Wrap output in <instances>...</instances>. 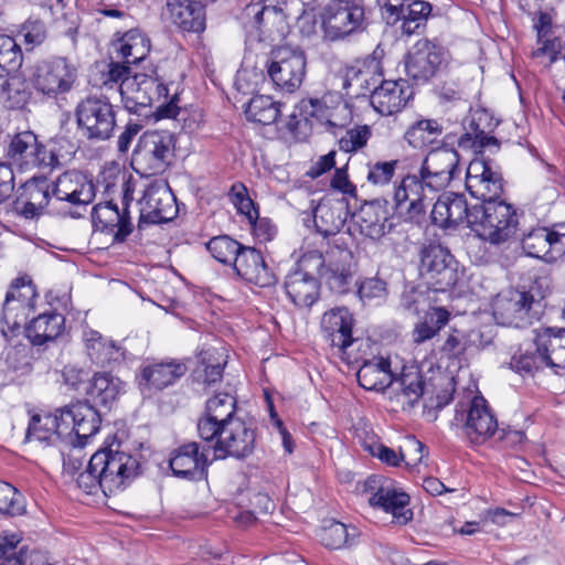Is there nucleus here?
<instances>
[{
    "instance_id": "obj_6",
    "label": "nucleus",
    "mask_w": 565,
    "mask_h": 565,
    "mask_svg": "<svg viewBox=\"0 0 565 565\" xmlns=\"http://www.w3.org/2000/svg\"><path fill=\"white\" fill-rule=\"evenodd\" d=\"M169 86L157 66H150L143 72H135L121 87V102L126 110L140 117L151 114L154 102L167 99Z\"/></svg>"
},
{
    "instance_id": "obj_3",
    "label": "nucleus",
    "mask_w": 565,
    "mask_h": 565,
    "mask_svg": "<svg viewBox=\"0 0 565 565\" xmlns=\"http://www.w3.org/2000/svg\"><path fill=\"white\" fill-rule=\"evenodd\" d=\"M472 231L483 241L500 245L516 233V209L504 200L495 199L472 205Z\"/></svg>"
},
{
    "instance_id": "obj_10",
    "label": "nucleus",
    "mask_w": 565,
    "mask_h": 565,
    "mask_svg": "<svg viewBox=\"0 0 565 565\" xmlns=\"http://www.w3.org/2000/svg\"><path fill=\"white\" fill-rule=\"evenodd\" d=\"M271 2L273 0H260L244 9V28L250 38L259 42L284 39L289 32L286 4Z\"/></svg>"
},
{
    "instance_id": "obj_5",
    "label": "nucleus",
    "mask_w": 565,
    "mask_h": 565,
    "mask_svg": "<svg viewBox=\"0 0 565 565\" xmlns=\"http://www.w3.org/2000/svg\"><path fill=\"white\" fill-rule=\"evenodd\" d=\"M462 276L459 263L447 247L439 243L423 244L418 250V277L428 290L447 292Z\"/></svg>"
},
{
    "instance_id": "obj_28",
    "label": "nucleus",
    "mask_w": 565,
    "mask_h": 565,
    "mask_svg": "<svg viewBox=\"0 0 565 565\" xmlns=\"http://www.w3.org/2000/svg\"><path fill=\"white\" fill-rule=\"evenodd\" d=\"M413 96L409 81H381L371 90V104L382 116H392L401 111Z\"/></svg>"
},
{
    "instance_id": "obj_18",
    "label": "nucleus",
    "mask_w": 565,
    "mask_h": 565,
    "mask_svg": "<svg viewBox=\"0 0 565 565\" xmlns=\"http://www.w3.org/2000/svg\"><path fill=\"white\" fill-rule=\"evenodd\" d=\"M332 109L327 104V96L302 98L289 115L286 129L295 141H307L312 134L315 124L326 125L330 131L334 132L332 129L338 126L332 121Z\"/></svg>"
},
{
    "instance_id": "obj_43",
    "label": "nucleus",
    "mask_w": 565,
    "mask_h": 565,
    "mask_svg": "<svg viewBox=\"0 0 565 565\" xmlns=\"http://www.w3.org/2000/svg\"><path fill=\"white\" fill-rule=\"evenodd\" d=\"M227 361H221V354L216 349H207L200 352L198 363L192 372L193 382L211 386L223 379Z\"/></svg>"
},
{
    "instance_id": "obj_30",
    "label": "nucleus",
    "mask_w": 565,
    "mask_h": 565,
    "mask_svg": "<svg viewBox=\"0 0 565 565\" xmlns=\"http://www.w3.org/2000/svg\"><path fill=\"white\" fill-rule=\"evenodd\" d=\"M354 317L345 307H337L323 313L321 319V332L326 342L332 348H338L345 353L354 342Z\"/></svg>"
},
{
    "instance_id": "obj_41",
    "label": "nucleus",
    "mask_w": 565,
    "mask_h": 565,
    "mask_svg": "<svg viewBox=\"0 0 565 565\" xmlns=\"http://www.w3.org/2000/svg\"><path fill=\"white\" fill-rule=\"evenodd\" d=\"M0 387L32 372V363L24 348L10 347L0 356Z\"/></svg>"
},
{
    "instance_id": "obj_48",
    "label": "nucleus",
    "mask_w": 565,
    "mask_h": 565,
    "mask_svg": "<svg viewBox=\"0 0 565 565\" xmlns=\"http://www.w3.org/2000/svg\"><path fill=\"white\" fill-rule=\"evenodd\" d=\"M282 104L275 102L270 96L256 95L250 98L245 108V116L248 121L260 125H271L281 115Z\"/></svg>"
},
{
    "instance_id": "obj_45",
    "label": "nucleus",
    "mask_w": 565,
    "mask_h": 565,
    "mask_svg": "<svg viewBox=\"0 0 565 565\" xmlns=\"http://www.w3.org/2000/svg\"><path fill=\"white\" fill-rule=\"evenodd\" d=\"M85 339L88 355L97 364L126 359V351L115 341L105 339L98 331L89 330L85 333Z\"/></svg>"
},
{
    "instance_id": "obj_1",
    "label": "nucleus",
    "mask_w": 565,
    "mask_h": 565,
    "mask_svg": "<svg viewBox=\"0 0 565 565\" xmlns=\"http://www.w3.org/2000/svg\"><path fill=\"white\" fill-rule=\"evenodd\" d=\"M121 446V441L114 436L111 441L106 439L104 446L92 456L106 497L125 491L142 475L139 457L122 450Z\"/></svg>"
},
{
    "instance_id": "obj_34",
    "label": "nucleus",
    "mask_w": 565,
    "mask_h": 565,
    "mask_svg": "<svg viewBox=\"0 0 565 565\" xmlns=\"http://www.w3.org/2000/svg\"><path fill=\"white\" fill-rule=\"evenodd\" d=\"M124 392V382L108 372H96L86 384L84 401L98 409L110 411Z\"/></svg>"
},
{
    "instance_id": "obj_39",
    "label": "nucleus",
    "mask_w": 565,
    "mask_h": 565,
    "mask_svg": "<svg viewBox=\"0 0 565 565\" xmlns=\"http://www.w3.org/2000/svg\"><path fill=\"white\" fill-rule=\"evenodd\" d=\"M143 199L149 210H141L138 221L139 228H141L143 224L167 223L177 216L175 198L171 192L156 191L146 194Z\"/></svg>"
},
{
    "instance_id": "obj_57",
    "label": "nucleus",
    "mask_w": 565,
    "mask_h": 565,
    "mask_svg": "<svg viewBox=\"0 0 565 565\" xmlns=\"http://www.w3.org/2000/svg\"><path fill=\"white\" fill-rule=\"evenodd\" d=\"M313 220L318 232L326 237L337 235L345 222L341 216L340 207L326 204L316 209Z\"/></svg>"
},
{
    "instance_id": "obj_16",
    "label": "nucleus",
    "mask_w": 565,
    "mask_h": 565,
    "mask_svg": "<svg viewBox=\"0 0 565 565\" xmlns=\"http://www.w3.org/2000/svg\"><path fill=\"white\" fill-rule=\"evenodd\" d=\"M451 426H460L471 445L479 446L498 431V420L483 396H475L468 405L457 404Z\"/></svg>"
},
{
    "instance_id": "obj_59",
    "label": "nucleus",
    "mask_w": 565,
    "mask_h": 565,
    "mask_svg": "<svg viewBox=\"0 0 565 565\" xmlns=\"http://www.w3.org/2000/svg\"><path fill=\"white\" fill-rule=\"evenodd\" d=\"M359 385L365 391L384 393L395 381V377L386 379L375 370L372 361H364L356 372Z\"/></svg>"
},
{
    "instance_id": "obj_51",
    "label": "nucleus",
    "mask_w": 565,
    "mask_h": 565,
    "mask_svg": "<svg viewBox=\"0 0 565 565\" xmlns=\"http://www.w3.org/2000/svg\"><path fill=\"white\" fill-rule=\"evenodd\" d=\"M431 10V4L424 0H413L407 4L405 3L403 18L399 20L402 34L411 36L420 33L422 29L425 28Z\"/></svg>"
},
{
    "instance_id": "obj_46",
    "label": "nucleus",
    "mask_w": 565,
    "mask_h": 565,
    "mask_svg": "<svg viewBox=\"0 0 565 565\" xmlns=\"http://www.w3.org/2000/svg\"><path fill=\"white\" fill-rule=\"evenodd\" d=\"M359 535L360 531L356 526L331 520L321 529L319 537L327 548L339 550L354 545Z\"/></svg>"
},
{
    "instance_id": "obj_21",
    "label": "nucleus",
    "mask_w": 565,
    "mask_h": 565,
    "mask_svg": "<svg viewBox=\"0 0 565 565\" xmlns=\"http://www.w3.org/2000/svg\"><path fill=\"white\" fill-rule=\"evenodd\" d=\"M393 216L390 201L384 198L364 201L353 214L360 233L372 241H380L394 228Z\"/></svg>"
},
{
    "instance_id": "obj_9",
    "label": "nucleus",
    "mask_w": 565,
    "mask_h": 565,
    "mask_svg": "<svg viewBox=\"0 0 565 565\" xmlns=\"http://www.w3.org/2000/svg\"><path fill=\"white\" fill-rule=\"evenodd\" d=\"M444 45L428 39L418 40L404 56L407 79L413 85H425L439 76L450 62Z\"/></svg>"
},
{
    "instance_id": "obj_32",
    "label": "nucleus",
    "mask_w": 565,
    "mask_h": 565,
    "mask_svg": "<svg viewBox=\"0 0 565 565\" xmlns=\"http://www.w3.org/2000/svg\"><path fill=\"white\" fill-rule=\"evenodd\" d=\"M171 23L181 32L201 34L206 29L205 4L201 0H167Z\"/></svg>"
},
{
    "instance_id": "obj_63",
    "label": "nucleus",
    "mask_w": 565,
    "mask_h": 565,
    "mask_svg": "<svg viewBox=\"0 0 565 565\" xmlns=\"http://www.w3.org/2000/svg\"><path fill=\"white\" fill-rule=\"evenodd\" d=\"M74 403L56 408L54 413H47L44 415V419H47V426L54 427L55 435L58 437H73L74 427Z\"/></svg>"
},
{
    "instance_id": "obj_19",
    "label": "nucleus",
    "mask_w": 565,
    "mask_h": 565,
    "mask_svg": "<svg viewBox=\"0 0 565 565\" xmlns=\"http://www.w3.org/2000/svg\"><path fill=\"white\" fill-rule=\"evenodd\" d=\"M238 417L236 397L226 392L216 393L205 402L204 411L198 417V436L203 443H212L216 433H222L224 426Z\"/></svg>"
},
{
    "instance_id": "obj_62",
    "label": "nucleus",
    "mask_w": 565,
    "mask_h": 565,
    "mask_svg": "<svg viewBox=\"0 0 565 565\" xmlns=\"http://www.w3.org/2000/svg\"><path fill=\"white\" fill-rule=\"evenodd\" d=\"M399 166V160L388 161H369L366 163V181L375 186H384L391 183L396 170Z\"/></svg>"
},
{
    "instance_id": "obj_35",
    "label": "nucleus",
    "mask_w": 565,
    "mask_h": 565,
    "mask_svg": "<svg viewBox=\"0 0 565 565\" xmlns=\"http://www.w3.org/2000/svg\"><path fill=\"white\" fill-rule=\"evenodd\" d=\"M541 307L529 291L518 292L515 298L500 300L494 310V317L501 319L502 324L524 328L531 323L533 307Z\"/></svg>"
},
{
    "instance_id": "obj_36",
    "label": "nucleus",
    "mask_w": 565,
    "mask_h": 565,
    "mask_svg": "<svg viewBox=\"0 0 565 565\" xmlns=\"http://www.w3.org/2000/svg\"><path fill=\"white\" fill-rule=\"evenodd\" d=\"M74 439L71 444L76 448H83L95 436L102 425V412L84 399L74 402Z\"/></svg>"
},
{
    "instance_id": "obj_8",
    "label": "nucleus",
    "mask_w": 565,
    "mask_h": 565,
    "mask_svg": "<svg viewBox=\"0 0 565 565\" xmlns=\"http://www.w3.org/2000/svg\"><path fill=\"white\" fill-rule=\"evenodd\" d=\"M457 141L456 134H448L440 145L425 154L418 171L429 192L444 190L460 173Z\"/></svg>"
},
{
    "instance_id": "obj_11",
    "label": "nucleus",
    "mask_w": 565,
    "mask_h": 565,
    "mask_svg": "<svg viewBox=\"0 0 565 565\" xmlns=\"http://www.w3.org/2000/svg\"><path fill=\"white\" fill-rule=\"evenodd\" d=\"M324 36L342 40L366 29V9L363 0H332L321 13Z\"/></svg>"
},
{
    "instance_id": "obj_25",
    "label": "nucleus",
    "mask_w": 565,
    "mask_h": 565,
    "mask_svg": "<svg viewBox=\"0 0 565 565\" xmlns=\"http://www.w3.org/2000/svg\"><path fill=\"white\" fill-rule=\"evenodd\" d=\"M471 212L472 206H468L463 194L444 192L435 202L429 217L431 224L441 230H456L463 222L472 230Z\"/></svg>"
},
{
    "instance_id": "obj_15",
    "label": "nucleus",
    "mask_w": 565,
    "mask_h": 565,
    "mask_svg": "<svg viewBox=\"0 0 565 565\" xmlns=\"http://www.w3.org/2000/svg\"><path fill=\"white\" fill-rule=\"evenodd\" d=\"M216 438L209 445L214 459L235 458L244 460L253 455L256 448L257 425L250 417H238L216 433Z\"/></svg>"
},
{
    "instance_id": "obj_56",
    "label": "nucleus",
    "mask_w": 565,
    "mask_h": 565,
    "mask_svg": "<svg viewBox=\"0 0 565 565\" xmlns=\"http://www.w3.org/2000/svg\"><path fill=\"white\" fill-rule=\"evenodd\" d=\"M23 63V53L21 46L14 38L0 34V78L13 75Z\"/></svg>"
},
{
    "instance_id": "obj_60",
    "label": "nucleus",
    "mask_w": 565,
    "mask_h": 565,
    "mask_svg": "<svg viewBox=\"0 0 565 565\" xmlns=\"http://www.w3.org/2000/svg\"><path fill=\"white\" fill-rule=\"evenodd\" d=\"M18 34L22 36L25 51H33L47 39V28L43 20L30 17L19 28Z\"/></svg>"
},
{
    "instance_id": "obj_38",
    "label": "nucleus",
    "mask_w": 565,
    "mask_h": 565,
    "mask_svg": "<svg viewBox=\"0 0 565 565\" xmlns=\"http://www.w3.org/2000/svg\"><path fill=\"white\" fill-rule=\"evenodd\" d=\"M532 332L534 343L547 356L550 367L556 373L558 370H565V329L545 327L534 329Z\"/></svg>"
},
{
    "instance_id": "obj_33",
    "label": "nucleus",
    "mask_w": 565,
    "mask_h": 565,
    "mask_svg": "<svg viewBox=\"0 0 565 565\" xmlns=\"http://www.w3.org/2000/svg\"><path fill=\"white\" fill-rule=\"evenodd\" d=\"M0 84V98L10 110H24L35 99V87L29 79L28 70L3 76Z\"/></svg>"
},
{
    "instance_id": "obj_20",
    "label": "nucleus",
    "mask_w": 565,
    "mask_h": 565,
    "mask_svg": "<svg viewBox=\"0 0 565 565\" xmlns=\"http://www.w3.org/2000/svg\"><path fill=\"white\" fill-rule=\"evenodd\" d=\"M337 253H328L323 257V265L317 270L320 282L334 295L343 296L353 290L355 285L356 264L353 254L348 248H340Z\"/></svg>"
},
{
    "instance_id": "obj_58",
    "label": "nucleus",
    "mask_w": 565,
    "mask_h": 565,
    "mask_svg": "<svg viewBox=\"0 0 565 565\" xmlns=\"http://www.w3.org/2000/svg\"><path fill=\"white\" fill-rule=\"evenodd\" d=\"M354 287H356V295L363 303H383L387 296V282L377 277H366L362 280H356Z\"/></svg>"
},
{
    "instance_id": "obj_49",
    "label": "nucleus",
    "mask_w": 565,
    "mask_h": 565,
    "mask_svg": "<svg viewBox=\"0 0 565 565\" xmlns=\"http://www.w3.org/2000/svg\"><path fill=\"white\" fill-rule=\"evenodd\" d=\"M426 190H428V185H424L419 171L417 173H407L394 186L392 210L401 211L407 202L425 200Z\"/></svg>"
},
{
    "instance_id": "obj_47",
    "label": "nucleus",
    "mask_w": 565,
    "mask_h": 565,
    "mask_svg": "<svg viewBox=\"0 0 565 565\" xmlns=\"http://www.w3.org/2000/svg\"><path fill=\"white\" fill-rule=\"evenodd\" d=\"M510 366L520 375H533L535 372L550 367V363L547 356L534 343L533 338L531 344L525 349L520 348L519 352L513 354Z\"/></svg>"
},
{
    "instance_id": "obj_2",
    "label": "nucleus",
    "mask_w": 565,
    "mask_h": 565,
    "mask_svg": "<svg viewBox=\"0 0 565 565\" xmlns=\"http://www.w3.org/2000/svg\"><path fill=\"white\" fill-rule=\"evenodd\" d=\"M178 137L168 129L146 130L131 154V168L141 177L166 172L175 158Z\"/></svg>"
},
{
    "instance_id": "obj_22",
    "label": "nucleus",
    "mask_w": 565,
    "mask_h": 565,
    "mask_svg": "<svg viewBox=\"0 0 565 565\" xmlns=\"http://www.w3.org/2000/svg\"><path fill=\"white\" fill-rule=\"evenodd\" d=\"M207 450H210L209 447L200 450V445L196 441H189L173 449L169 459L172 475L189 481L206 479L211 465L206 455Z\"/></svg>"
},
{
    "instance_id": "obj_7",
    "label": "nucleus",
    "mask_w": 565,
    "mask_h": 565,
    "mask_svg": "<svg viewBox=\"0 0 565 565\" xmlns=\"http://www.w3.org/2000/svg\"><path fill=\"white\" fill-rule=\"evenodd\" d=\"M323 265L318 250L305 253L285 277L287 297L297 308H310L320 298L321 282L317 270Z\"/></svg>"
},
{
    "instance_id": "obj_54",
    "label": "nucleus",
    "mask_w": 565,
    "mask_h": 565,
    "mask_svg": "<svg viewBox=\"0 0 565 565\" xmlns=\"http://www.w3.org/2000/svg\"><path fill=\"white\" fill-rule=\"evenodd\" d=\"M401 386L403 395L408 399L411 406L424 395L425 392V375L418 365H404L401 374L395 377V381Z\"/></svg>"
},
{
    "instance_id": "obj_4",
    "label": "nucleus",
    "mask_w": 565,
    "mask_h": 565,
    "mask_svg": "<svg viewBox=\"0 0 565 565\" xmlns=\"http://www.w3.org/2000/svg\"><path fill=\"white\" fill-rule=\"evenodd\" d=\"M26 70L36 95L46 99H57L70 93L78 77L73 62L61 55L38 58Z\"/></svg>"
},
{
    "instance_id": "obj_31",
    "label": "nucleus",
    "mask_w": 565,
    "mask_h": 565,
    "mask_svg": "<svg viewBox=\"0 0 565 565\" xmlns=\"http://www.w3.org/2000/svg\"><path fill=\"white\" fill-rule=\"evenodd\" d=\"M562 236V233H550L547 227H537L523 236L521 246L526 256L554 264L565 254Z\"/></svg>"
},
{
    "instance_id": "obj_24",
    "label": "nucleus",
    "mask_w": 565,
    "mask_h": 565,
    "mask_svg": "<svg viewBox=\"0 0 565 565\" xmlns=\"http://www.w3.org/2000/svg\"><path fill=\"white\" fill-rule=\"evenodd\" d=\"M448 134H456L448 120L418 116L406 128L403 138L411 148L428 151L440 145Z\"/></svg>"
},
{
    "instance_id": "obj_53",
    "label": "nucleus",
    "mask_w": 565,
    "mask_h": 565,
    "mask_svg": "<svg viewBox=\"0 0 565 565\" xmlns=\"http://www.w3.org/2000/svg\"><path fill=\"white\" fill-rule=\"evenodd\" d=\"M450 318V313L443 307H434L426 313L425 320L416 323L413 330V340L415 343H424L433 339Z\"/></svg>"
},
{
    "instance_id": "obj_44",
    "label": "nucleus",
    "mask_w": 565,
    "mask_h": 565,
    "mask_svg": "<svg viewBox=\"0 0 565 565\" xmlns=\"http://www.w3.org/2000/svg\"><path fill=\"white\" fill-rule=\"evenodd\" d=\"M411 498L406 492L398 491L393 487V482L388 488L372 502L373 508L391 513L398 524H406L413 519V511L408 509Z\"/></svg>"
},
{
    "instance_id": "obj_64",
    "label": "nucleus",
    "mask_w": 565,
    "mask_h": 565,
    "mask_svg": "<svg viewBox=\"0 0 565 565\" xmlns=\"http://www.w3.org/2000/svg\"><path fill=\"white\" fill-rule=\"evenodd\" d=\"M25 505L22 494L10 483L0 481V513L3 515H21Z\"/></svg>"
},
{
    "instance_id": "obj_40",
    "label": "nucleus",
    "mask_w": 565,
    "mask_h": 565,
    "mask_svg": "<svg viewBox=\"0 0 565 565\" xmlns=\"http://www.w3.org/2000/svg\"><path fill=\"white\" fill-rule=\"evenodd\" d=\"M94 198L93 184H83V186L62 196L61 200L54 201V205L49 211V214H58L62 217L75 220L81 218L84 216L87 206L93 202Z\"/></svg>"
},
{
    "instance_id": "obj_23",
    "label": "nucleus",
    "mask_w": 565,
    "mask_h": 565,
    "mask_svg": "<svg viewBox=\"0 0 565 565\" xmlns=\"http://www.w3.org/2000/svg\"><path fill=\"white\" fill-rule=\"evenodd\" d=\"M29 284V276H19L12 280L2 307V328L1 332L7 340L18 335L22 326L26 324L30 313L34 309L30 301V295H24L21 299H14V291H19L21 286Z\"/></svg>"
},
{
    "instance_id": "obj_26",
    "label": "nucleus",
    "mask_w": 565,
    "mask_h": 565,
    "mask_svg": "<svg viewBox=\"0 0 565 565\" xmlns=\"http://www.w3.org/2000/svg\"><path fill=\"white\" fill-rule=\"evenodd\" d=\"M90 216L95 231L114 234L113 244L126 242L132 233L130 212H121L113 200L94 205Z\"/></svg>"
},
{
    "instance_id": "obj_29",
    "label": "nucleus",
    "mask_w": 565,
    "mask_h": 565,
    "mask_svg": "<svg viewBox=\"0 0 565 565\" xmlns=\"http://www.w3.org/2000/svg\"><path fill=\"white\" fill-rule=\"evenodd\" d=\"M232 267L243 280L260 288L271 287L278 281L273 269L266 264L262 252L255 247L244 245Z\"/></svg>"
},
{
    "instance_id": "obj_50",
    "label": "nucleus",
    "mask_w": 565,
    "mask_h": 565,
    "mask_svg": "<svg viewBox=\"0 0 565 565\" xmlns=\"http://www.w3.org/2000/svg\"><path fill=\"white\" fill-rule=\"evenodd\" d=\"M51 181L45 175H33L22 185V192L17 199L15 204H19L23 199L33 202L38 207L46 210V213L54 205V200L51 191Z\"/></svg>"
},
{
    "instance_id": "obj_37",
    "label": "nucleus",
    "mask_w": 565,
    "mask_h": 565,
    "mask_svg": "<svg viewBox=\"0 0 565 565\" xmlns=\"http://www.w3.org/2000/svg\"><path fill=\"white\" fill-rule=\"evenodd\" d=\"M65 330V317L56 311H46L32 318L24 326V333L34 347L55 341Z\"/></svg>"
},
{
    "instance_id": "obj_42",
    "label": "nucleus",
    "mask_w": 565,
    "mask_h": 565,
    "mask_svg": "<svg viewBox=\"0 0 565 565\" xmlns=\"http://www.w3.org/2000/svg\"><path fill=\"white\" fill-rule=\"evenodd\" d=\"M117 56L126 64L142 62L150 52L151 41L140 29H130L114 43Z\"/></svg>"
},
{
    "instance_id": "obj_52",
    "label": "nucleus",
    "mask_w": 565,
    "mask_h": 565,
    "mask_svg": "<svg viewBox=\"0 0 565 565\" xmlns=\"http://www.w3.org/2000/svg\"><path fill=\"white\" fill-rule=\"evenodd\" d=\"M38 141V135L31 130L15 134L7 148V158L21 167L31 166Z\"/></svg>"
},
{
    "instance_id": "obj_61",
    "label": "nucleus",
    "mask_w": 565,
    "mask_h": 565,
    "mask_svg": "<svg viewBox=\"0 0 565 565\" xmlns=\"http://www.w3.org/2000/svg\"><path fill=\"white\" fill-rule=\"evenodd\" d=\"M343 72L342 87L348 90V95L359 97L366 93H371L373 86L369 79L364 77V74L361 72V68L358 66L355 61L347 64Z\"/></svg>"
},
{
    "instance_id": "obj_17",
    "label": "nucleus",
    "mask_w": 565,
    "mask_h": 565,
    "mask_svg": "<svg viewBox=\"0 0 565 565\" xmlns=\"http://www.w3.org/2000/svg\"><path fill=\"white\" fill-rule=\"evenodd\" d=\"M501 168L484 153L476 156L466 171V190L481 203L500 199L504 191Z\"/></svg>"
},
{
    "instance_id": "obj_13",
    "label": "nucleus",
    "mask_w": 565,
    "mask_h": 565,
    "mask_svg": "<svg viewBox=\"0 0 565 565\" xmlns=\"http://www.w3.org/2000/svg\"><path fill=\"white\" fill-rule=\"evenodd\" d=\"M274 86L286 93L300 87L306 76L307 57L303 50L289 45L273 49L265 64Z\"/></svg>"
},
{
    "instance_id": "obj_12",
    "label": "nucleus",
    "mask_w": 565,
    "mask_h": 565,
    "mask_svg": "<svg viewBox=\"0 0 565 565\" xmlns=\"http://www.w3.org/2000/svg\"><path fill=\"white\" fill-rule=\"evenodd\" d=\"M77 128L92 142L106 141L114 135L116 113L107 98L87 96L75 107Z\"/></svg>"
},
{
    "instance_id": "obj_27",
    "label": "nucleus",
    "mask_w": 565,
    "mask_h": 565,
    "mask_svg": "<svg viewBox=\"0 0 565 565\" xmlns=\"http://www.w3.org/2000/svg\"><path fill=\"white\" fill-rule=\"evenodd\" d=\"M188 371L186 365L177 360H166L141 365L136 381L141 392L162 391L174 385Z\"/></svg>"
},
{
    "instance_id": "obj_14",
    "label": "nucleus",
    "mask_w": 565,
    "mask_h": 565,
    "mask_svg": "<svg viewBox=\"0 0 565 565\" xmlns=\"http://www.w3.org/2000/svg\"><path fill=\"white\" fill-rule=\"evenodd\" d=\"M499 122L486 108L471 110L460 125L452 127L458 139L457 147L472 149L477 156L484 153V149H489L491 153L498 152L501 141L492 134Z\"/></svg>"
},
{
    "instance_id": "obj_55",
    "label": "nucleus",
    "mask_w": 565,
    "mask_h": 565,
    "mask_svg": "<svg viewBox=\"0 0 565 565\" xmlns=\"http://www.w3.org/2000/svg\"><path fill=\"white\" fill-rule=\"evenodd\" d=\"M243 246L242 243L228 235L214 236L205 243V247L211 256L218 263L227 266H233L235 260H237Z\"/></svg>"
}]
</instances>
